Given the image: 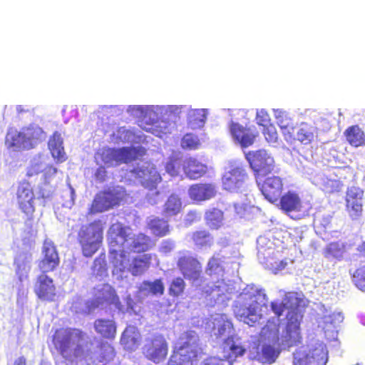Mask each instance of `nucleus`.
Masks as SVG:
<instances>
[{
  "instance_id": "nucleus-61",
  "label": "nucleus",
  "mask_w": 365,
  "mask_h": 365,
  "mask_svg": "<svg viewBox=\"0 0 365 365\" xmlns=\"http://www.w3.org/2000/svg\"><path fill=\"white\" fill-rule=\"evenodd\" d=\"M13 365H26V359L21 356L15 359Z\"/></svg>"
},
{
  "instance_id": "nucleus-16",
  "label": "nucleus",
  "mask_w": 365,
  "mask_h": 365,
  "mask_svg": "<svg viewBox=\"0 0 365 365\" xmlns=\"http://www.w3.org/2000/svg\"><path fill=\"white\" fill-rule=\"evenodd\" d=\"M216 193V187L213 183H195L188 189L190 198L196 202L208 200L214 197Z\"/></svg>"
},
{
  "instance_id": "nucleus-15",
  "label": "nucleus",
  "mask_w": 365,
  "mask_h": 365,
  "mask_svg": "<svg viewBox=\"0 0 365 365\" xmlns=\"http://www.w3.org/2000/svg\"><path fill=\"white\" fill-rule=\"evenodd\" d=\"M282 190V180L277 176L267 178L261 187V191L264 197L272 203L279 200Z\"/></svg>"
},
{
  "instance_id": "nucleus-40",
  "label": "nucleus",
  "mask_w": 365,
  "mask_h": 365,
  "mask_svg": "<svg viewBox=\"0 0 365 365\" xmlns=\"http://www.w3.org/2000/svg\"><path fill=\"white\" fill-rule=\"evenodd\" d=\"M294 365H322V362L313 354L299 349L294 353Z\"/></svg>"
},
{
  "instance_id": "nucleus-57",
  "label": "nucleus",
  "mask_w": 365,
  "mask_h": 365,
  "mask_svg": "<svg viewBox=\"0 0 365 365\" xmlns=\"http://www.w3.org/2000/svg\"><path fill=\"white\" fill-rule=\"evenodd\" d=\"M94 176L95 179L100 182L106 181L107 178V171L106 168L103 166L98 167L95 173Z\"/></svg>"
},
{
  "instance_id": "nucleus-24",
  "label": "nucleus",
  "mask_w": 365,
  "mask_h": 365,
  "mask_svg": "<svg viewBox=\"0 0 365 365\" xmlns=\"http://www.w3.org/2000/svg\"><path fill=\"white\" fill-rule=\"evenodd\" d=\"M73 331L71 329L61 328L57 329L53 336L55 347L63 355L71 346Z\"/></svg>"
},
{
  "instance_id": "nucleus-44",
  "label": "nucleus",
  "mask_w": 365,
  "mask_h": 365,
  "mask_svg": "<svg viewBox=\"0 0 365 365\" xmlns=\"http://www.w3.org/2000/svg\"><path fill=\"white\" fill-rule=\"evenodd\" d=\"M180 145L184 150H197L200 145V141L197 136L186 133L181 139Z\"/></svg>"
},
{
  "instance_id": "nucleus-33",
  "label": "nucleus",
  "mask_w": 365,
  "mask_h": 365,
  "mask_svg": "<svg viewBox=\"0 0 365 365\" xmlns=\"http://www.w3.org/2000/svg\"><path fill=\"white\" fill-rule=\"evenodd\" d=\"M150 263V257L149 255H143L136 257L130 263L128 271L134 276L140 275L148 269Z\"/></svg>"
},
{
  "instance_id": "nucleus-11",
  "label": "nucleus",
  "mask_w": 365,
  "mask_h": 365,
  "mask_svg": "<svg viewBox=\"0 0 365 365\" xmlns=\"http://www.w3.org/2000/svg\"><path fill=\"white\" fill-rule=\"evenodd\" d=\"M120 201V197L118 192L110 188L105 189L96 195L90 208L91 212L97 213L108 210L118 205Z\"/></svg>"
},
{
  "instance_id": "nucleus-9",
  "label": "nucleus",
  "mask_w": 365,
  "mask_h": 365,
  "mask_svg": "<svg viewBox=\"0 0 365 365\" xmlns=\"http://www.w3.org/2000/svg\"><path fill=\"white\" fill-rule=\"evenodd\" d=\"M177 267L183 277L192 282L201 280L202 267L200 261L191 255L183 254L177 261Z\"/></svg>"
},
{
  "instance_id": "nucleus-30",
  "label": "nucleus",
  "mask_w": 365,
  "mask_h": 365,
  "mask_svg": "<svg viewBox=\"0 0 365 365\" xmlns=\"http://www.w3.org/2000/svg\"><path fill=\"white\" fill-rule=\"evenodd\" d=\"M143 354L145 356L155 363L160 360V341L158 336L152 339H147L143 346Z\"/></svg>"
},
{
  "instance_id": "nucleus-38",
  "label": "nucleus",
  "mask_w": 365,
  "mask_h": 365,
  "mask_svg": "<svg viewBox=\"0 0 365 365\" xmlns=\"http://www.w3.org/2000/svg\"><path fill=\"white\" fill-rule=\"evenodd\" d=\"M224 214L217 208H212L205 212V219L207 225L214 230L219 229L222 225Z\"/></svg>"
},
{
  "instance_id": "nucleus-23",
  "label": "nucleus",
  "mask_w": 365,
  "mask_h": 365,
  "mask_svg": "<svg viewBox=\"0 0 365 365\" xmlns=\"http://www.w3.org/2000/svg\"><path fill=\"white\" fill-rule=\"evenodd\" d=\"M279 208L286 213L300 212L302 202L299 195L294 192L288 191L279 197Z\"/></svg>"
},
{
  "instance_id": "nucleus-14",
  "label": "nucleus",
  "mask_w": 365,
  "mask_h": 365,
  "mask_svg": "<svg viewBox=\"0 0 365 365\" xmlns=\"http://www.w3.org/2000/svg\"><path fill=\"white\" fill-rule=\"evenodd\" d=\"M115 356L114 348L107 342H101L95 352L88 351L83 359L91 361L93 364H106L113 359Z\"/></svg>"
},
{
  "instance_id": "nucleus-21",
  "label": "nucleus",
  "mask_w": 365,
  "mask_h": 365,
  "mask_svg": "<svg viewBox=\"0 0 365 365\" xmlns=\"http://www.w3.org/2000/svg\"><path fill=\"white\" fill-rule=\"evenodd\" d=\"M43 272L36 277L34 290L37 297H52L56 294L53 280Z\"/></svg>"
},
{
  "instance_id": "nucleus-36",
  "label": "nucleus",
  "mask_w": 365,
  "mask_h": 365,
  "mask_svg": "<svg viewBox=\"0 0 365 365\" xmlns=\"http://www.w3.org/2000/svg\"><path fill=\"white\" fill-rule=\"evenodd\" d=\"M190 238L193 244L198 248L211 247L213 245V237L205 230H196L192 232Z\"/></svg>"
},
{
  "instance_id": "nucleus-49",
  "label": "nucleus",
  "mask_w": 365,
  "mask_h": 365,
  "mask_svg": "<svg viewBox=\"0 0 365 365\" xmlns=\"http://www.w3.org/2000/svg\"><path fill=\"white\" fill-rule=\"evenodd\" d=\"M241 295L244 297H266L264 290L255 284H247L242 290Z\"/></svg>"
},
{
  "instance_id": "nucleus-46",
  "label": "nucleus",
  "mask_w": 365,
  "mask_h": 365,
  "mask_svg": "<svg viewBox=\"0 0 365 365\" xmlns=\"http://www.w3.org/2000/svg\"><path fill=\"white\" fill-rule=\"evenodd\" d=\"M207 116L205 110L204 109H195L193 110L189 115L188 121L189 123L192 125L201 127L203 125L206 120Z\"/></svg>"
},
{
  "instance_id": "nucleus-63",
  "label": "nucleus",
  "mask_w": 365,
  "mask_h": 365,
  "mask_svg": "<svg viewBox=\"0 0 365 365\" xmlns=\"http://www.w3.org/2000/svg\"><path fill=\"white\" fill-rule=\"evenodd\" d=\"M169 232V225L168 224H165V225H161V236L165 235Z\"/></svg>"
},
{
  "instance_id": "nucleus-29",
  "label": "nucleus",
  "mask_w": 365,
  "mask_h": 365,
  "mask_svg": "<svg viewBox=\"0 0 365 365\" xmlns=\"http://www.w3.org/2000/svg\"><path fill=\"white\" fill-rule=\"evenodd\" d=\"M274 345H274L269 344L262 345L260 352H257L258 360L268 364L274 363L281 352L279 345L277 346Z\"/></svg>"
},
{
  "instance_id": "nucleus-8",
  "label": "nucleus",
  "mask_w": 365,
  "mask_h": 365,
  "mask_svg": "<svg viewBox=\"0 0 365 365\" xmlns=\"http://www.w3.org/2000/svg\"><path fill=\"white\" fill-rule=\"evenodd\" d=\"M247 159L257 178L267 175L274 170V158L265 150L250 152L247 155Z\"/></svg>"
},
{
  "instance_id": "nucleus-52",
  "label": "nucleus",
  "mask_w": 365,
  "mask_h": 365,
  "mask_svg": "<svg viewBox=\"0 0 365 365\" xmlns=\"http://www.w3.org/2000/svg\"><path fill=\"white\" fill-rule=\"evenodd\" d=\"M217 284H213L210 287H208V288L205 289H200L202 292H205L207 295H211L214 293V292H216V297H221L223 294L222 291V287H223L225 285V283L223 280L217 281Z\"/></svg>"
},
{
  "instance_id": "nucleus-37",
  "label": "nucleus",
  "mask_w": 365,
  "mask_h": 365,
  "mask_svg": "<svg viewBox=\"0 0 365 365\" xmlns=\"http://www.w3.org/2000/svg\"><path fill=\"white\" fill-rule=\"evenodd\" d=\"M138 333L135 327H127L120 337V344L126 349H132L138 342Z\"/></svg>"
},
{
  "instance_id": "nucleus-35",
  "label": "nucleus",
  "mask_w": 365,
  "mask_h": 365,
  "mask_svg": "<svg viewBox=\"0 0 365 365\" xmlns=\"http://www.w3.org/2000/svg\"><path fill=\"white\" fill-rule=\"evenodd\" d=\"M345 252V245L340 242L329 243L323 250V255L328 259L341 260Z\"/></svg>"
},
{
  "instance_id": "nucleus-20",
  "label": "nucleus",
  "mask_w": 365,
  "mask_h": 365,
  "mask_svg": "<svg viewBox=\"0 0 365 365\" xmlns=\"http://www.w3.org/2000/svg\"><path fill=\"white\" fill-rule=\"evenodd\" d=\"M281 320L272 317L267 320L264 326L261 329L259 335L264 340L272 341L273 344L280 345L279 330Z\"/></svg>"
},
{
  "instance_id": "nucleus-42",
  "label": "nucleus",
  "mask_w": 365,
  "mask_h": 365,
  "mask_svg": "<svg viewBox=\"0 0 365 365\" xmlns=\"http://www.w3.org/2000/svg\"><path fill=\"white\" fill-rule=\"evenodd\" d=\"M225 269L222 260L218 256H212L208 261L206 267V273L210 275H222Z\"/></svg>"
},
{
  "instance_id": "nucleus-60",
  "label": "nucleus",
  "mask_w": 365,
  "mask_h": 365,
  "mask_svg": "<svg viewBox=\"0 0 365 365\" xmlns=\"http://www.w3.org/2000/svg\"><path fill=\"white\" fill-rule=\"evenodd\" d=\"M35 167H36V165L31 166L29 168V169L27 171V176L31 177L34 175H37L41 172V169H39L38 168H36Z\"/></svg>"
},
{
  "instance_id": "nucleus-31",
  "label": "nucleus",
  "mask_w": 365,
  "mask_h": 365,
  "mask_svg": "<svg viewBox=\"0 0 365 365\" xmlns=\"http://www.w3.org/2000/svg\"><path fill=\"white\" fill-rule=\"evenodd\" d=\"M96 331L104 338L114 339L116 327L113 321L108 319H97L94 323Z\"/></svg>"
},
{
  "instance_id": "nucleus-26",
  "label": "nucleus",
  "mask_w": 365,
  "mask_h": 365,
  "mask_svg": "<svg viewBox=\"0 0 365 365\" xmlns=\"http://www.w3.org/2000/svg\"><path fill=\"white\" fill-rule=\"evenodd\" d=\"M141 155L139 149L133 147H123L113 149L111 151L112 158L118 164L130 163L137 160Z\"/></svg>"
},
{
  "instance_id": "nucleus-39",
  "label": "nucleus",
  "mask_w": 365,
  "mask_h": 365,
  "mask_svg": "<svg viewBox=\"0 0 365 365\" xmlns=\"http://www.w3.org/2000/svg\"><path fill=\"white\" fill-rule=\"evenodd\" d=\"M183 160L177 154L172 155L165 163V172L172 177L178 176L182 170Z\"/></svg>"
},
{
  "instance_id": "nucleus-53",
  "label": "nucleus",
  "mask_w": 365,
  "mask_h": 365,
  "mask_svg": "<svg viewBox=\"0 0 365 365\" xmlns=\"http://www.w3.org/2000/svg\"><path fill=\"white\" fill-rule=\"evenodd\" d=\"M257 123L262 128L271 125V119L267 111L261 110L257 113L256 115Z\"/></svg>"
},
{
  "instance_id": "nucleus-55",
  "label": "nucleus",
  "mask_w": 365,
  "mask_h": 365,
  "mask_svg": "<svg viewBox=\"0 0 365 365\" xmlns=\"http://www.w3.org/2000/svg\"><path fill=\"white\" fill-rule=\"evenodd\" d=\"M271 307L273 312L277 316L276 318H279L284 313V312L287 309V304L284 302H273L271 303Z\"/></svg>"
},
{
  "instance_id": "nucleus-3",
  "label": "nucleus",
  "mask_w": 365,
  "mask_h": 365,
  "mask_svg": "<svg viewBox=\"0 0 365 365\" xmlns=\"http://www.w3.org/2000/svg\"><path fill=\"white\" fill-rule=\"evenodd\" d=\"M102 240L103 232L93 223L82 226L78 231V241L86 257H91L99 250Z\"/></svg>"
},
{
  "instance_id": "nucleus-27",
  "label": "nucleus",
  "mask_w": 365,
  "mask_h": 365,
  "mask_svg": "<svg viewBox=\"0 0 365 365\" xmlns=\"http://www.w3.org/2000/svg\"><path fill=\"white\" fill-rule=\"evenodd\" d=\"M48 148L54 159L58 163H63L67 159L63 146V139L61 134L56 131L53 133L48 140Z\"/></svg>"
},
{
  "instance_id": "nucleus-50",
  "label": "nucleus",
  "mask_w": 365,
  "mask_h": 365,
  "mask_svg": "<svg viewBox=\"0 0 365 365\" xmlns=\"http://www.w3.org/2000/svg\"><path fill=\"white\" fill-rule=\"evenodd\" d=\"M262 133L269 143H276L278 139L277 132L273 124L262 128Z\"/></svg>"
},
{
  "instance_id": "nucleus-47",
  "label": "nucleus",
  "mask_w": 365,
  "mask_h": 365,
  "mask_svg": "<svg viewBox=\"0 0 365 365\" xmlns=\"http://www.w3.org/2000/svg\"><path fill=\"white\" fill-rule=\"evenodd\" d=\"M139 291L146 295L157 294L160 291V279H156L154 282H143L139 287Z\"/></svg>"
},
{
  "instance_id": "nucleus-45",
  "label": "nucleus",
  "mask_w": 365,
  "mask_h": 365,
  "mask_svg": "<svg viewBox=\"0 0 365 365\" xmlns=\"http://www.w3.org/2000/svg\"><path fill=\"white\" fill-rule=\"evenodd\" d=\"M185 283L182 278L176 277L169 285V294L172 297H179L184 293Z\"/></svg>"
},
{
  "instance_id": "nucleus-59",
  "label": "nucleus",
  "mask_w": 365,
  "mask_h": 365,
  "mask_svg": "<svg viewBox=\"0 0 365 365\" xmlns=\"http://www.w3.org/2000/svg\"><path fill=\"white\" fill-rule=\"evenodd\" d=\"M147 245L145 242H141L139 240H134L132 244V250L134 252H141L145 251Z\"/></svg>"
},
{
  "instance_id": "nucleus-34",
  "label": "nucleus",
  "mask_w": 365,
  "mask_h": 365,
  "mask_svg": "<svg viewBox=\"0 0 365 365\" xmlns=\"http://www.w3.org/2000/svg\"><path fill=\"white\" fill-rule=\"evenodd\" d=\"M110 262L113 267L119 272L128 270L130 259L124 251L118 252L115 250L110 251Z\"/></svg>"
},
{
  "instance_id": "nucleus-5",
  "label": "nucleus",
  "mask_w": 365,
  "mask_h": 365,
  "mask_svg": "<svg viewBox=\"0 0 365 365\" xmlns=\"http://www.w3.org/2000/svg\"><path fill=\"white\" fill-rule=\"evenodd\" d=\"M303 315L298 310L289 311L285 331L282 338V343L289 347L297 346L302 342L300 323Z\"/></svg>"
},
{
  "instance_id": "nucleus-62",
  "label": "nucleus",
  "mask_w": 365,
  "mask_h": 365,
  "mask_svg": "<svg viewBox=\"0 0 365 365\" xmlns=\"http://www.w3.org/2000/svg\"><path fill=\"white\" fill-rule=\"evenodd\" d=\"M73 355L76 356V357H80L82 355H83V347L81 346V345H78L75 349H74V352H73Z\"/></svg>"
},
{
  "instance_id": "nucleus-64",
  "label": "nucleus",
  "mask_w": 365,
  "mask_h": 365,
  "mask_svg": "<svg viewBox=\"0 0 365 365\" xmlns=\"http://www.w3.org/2000/svg\"><path fill=\"white\" fill-rule=\"evenodd\" d=\"M359 251L363 255H365V240L359 247Z\"/></svg>"
},
{
  "instance_id": "nucleus-4",
  "label": "nucleus",
  "mask_w": 365,
  "mask_h": 365,
  "mask_svg": "<svg viewBox=\"0 0 365 365\" xmlns=\"http://www.w3.org/2000/svg\"><path fill=\"white\" fill-rule=\"evenodd\" d=\"M279 126L283 130V134L289 135V138H287V140H298L304 145H311L316 141L318 136L317 128L306 123H302L297 127L288 124L279 125Z\"/></svg>"
},
{
  "instance_id": "nucleus-12",
  "label": "nucleus",
  "mask_w": 365,
  "mask_h": 365,
  "mask_svg": "<svg viewBox=\"0 0 365 365\" xmlns=\"http://www.w3.org/2000/svg\"><path fill=\"white\" fill-rule=\"evenodd\" d=\"M42 252L43 256L39 262V269L43 272L53 271L60 262L56 247L53 242L46 240L43 244Z\"/></svg>"
},
{
  "instance_id": "nucleus-19",
  "label": "nucleus",
  "mask_w": 365,
  "mask_h": 365,
  "mask_svg": "<svg viewBox=\"0 0 365 365\" xmlns=\"http://www.w3.org/2000/svg\"><path fill=\"white\" fill-rule=\"evenodd\" d=\"M182 170L189 179L197 180L206 174L207 167L198 159L188 157L183 160Z\"/></svg>"
},
{
  "instance_id": "nucleus-28",
  "label": "nucleus",
  "mask_w": 365,
  "mask_h": 365,
  "mask_svg": "<svg viewBox=\"0 0 365 365\" xmlns=\"http://www.w3.org/2000/svg\"><path fill=\"white\" fill-rule=\"evenodd\" d=\"M344 135L348 143L352 147L365 146V133L358 125L348 127L344 130Z\"/></svg>"
},
{
  "instance_id": "nucleus-41",
  "label": "nucleus",
  "mask_w": 365,
  "mask_h": 365,
  "mask_svg": "<svg viewBox=\"0 0 365 365\" xmlns=\"http://www.w3.org/2000/svg\"><path fill=\"white\" fill-rule=\"evenodd\" d=\"M354 285L361 291H365V263H360L353 271L350 270Z\"/></svg>"
},
{
  "instance_id": "nucleus-43",
  "label": "nucleus",
  "mask_w": 365,
  "mask_h": 365,
  "mask_svg": "<svg viewBox=\"0 0 365 365\" xmlns=\"http://www.w3.org/2000/svg\"><path fill=\"white\" fill-rule=\"evenodd\" d=\"M241 317H243L245 323L252 327L261 318L260 315L257 314L256 308L252 305L247 307H242Z\"/></svg>"
},
{
  "instance_id": "nucleus-7",
  "label": "nucleus",
  "mask_w": 365,
  "mask_h": 365,
  "mask_svg": "<svg viewBox=\"0 0 365 365\" xmlns=\"http://www.w3.org/2000/svg\"><path fill=\"white\" fill-rule=\"evenodd\" d=\"M249 181L247 173L241 167H236L226 172L222 178L223 188L230 192L245 191Z\"/></svg>"
},
{
  "instance_id": "nucleus-13",
  "label": "nucleus",
  "mask_w": 365,
  "mask_h": 365,
  "mask_svg": "<svg viewBox=\"0 0 365 365\" xmlns=\"http://www.w3.org/2000/svg\"><path fill=\"white\" fill-rule=\"evenodd\" d=\"M182 106H161V133H171L180 119Z\"/></svg>"
},
{
  "instance_id": "nucleus-2",
  "label": "nucleus",
  "mask_w": 365,
  "mask_h": 365,
  "mask_svg": "<svg viewBox=\"0 0 365 365\" xmlns=\"http://www.w3.org/2000/svg\"><path fill=\"white\" fill-rule=\"evenodd\" d=\"M43 130L38 126L30 125L24 128L21 132L8 134L6 142L9 148L14 150H29L36 146L41 140Z\"/></svg>"
},
{
  "instance_id": "nucleus-48",
  "label": "nucleus",
  "mask_w": 365,
  "mask_h": 365,
  "mask_svg": "<svg viewBox=\"0 0 365 365\" xmlns=\"http://www.w3.org/2000/svg\"><path fill=\"white\" fill-rule=\"evenodd\" d=\"M15 264L16 265V274L18 276L19 280L23 282L27 279L30 267L26 262L19 259L15 260Z\"/></svg>"
},
{
  "instance_id": "nucleus-18",
  "label": "nucleus",
  "mask_w": 365,
  "mask_h": 365,
  "mask_svg": "<svg viewBox=\"0 0 365 365\" xmlns=\"http://www.w3.org/2000/svg\"><path fill=\"white\" fill-rule=\"evenodd\" d=\"M230 130L234 139L243 148L249 147L255 142L256 135L251 132L250 128H245L238 123L231 121Z\"/></svg>"
},
{
  "instance_id": "nucleus-32",
  "label": "nucleus",
  "mask_w": 365,
  "mask_h": 365,
  "mask_svg": "<svg viewBox=\"0 0 365 365\" xmlns=\"http://www.w3.org/2000/svg\"><path fill=\"white\" fill-rule=\"evenodd\" d=\"M182 208L181 199L176 194H171L163 205V214L165 217L178 215Z\"/></svg>"
},
{
  "instance_id": "nucleus-51",
  "label": "nucleus",
  "mask_w": 365,
  "mask_h": 365,
  "mask_svg": "<svg viewBox=\"0 0 365 365\" xmlns=\"http://www.w3.org/2000/svg\"><path fill=\"white\" fill-rule=\"evenodd\" d=\"M225 344L229 346L231 354L235 357L243 356L245 353V349L242 346L237 344L232 339L228 338L225 341Z\"/></svg>"
},
{
  "instance_id": "nucleus-25",
  "label": "nucleus",
  "mask_w": 365,
  "mask_h": 365,
  "mask_svg": "<svg viewBox=\"0 0 365 365\" xmlns=\"http://www.w3.org/2000/svg\"><path fill=\"white\" fill-rule=\"evenodd\" d=\"M289 263H293V260L287 258L281 259L278 253H272L264 259L263 265L273 274H278L284 270Z\"/></svg>"
},
{
  "instance_id": "nucleus-54",
  "label": "nucleus",
  "mask_w": 365,
  "mask_h": 365,
  "mask_svg": "<svg viewBox=\"0 0 365 365\" xmlns=\"http://www.w3.org/2000/svg\"><path fill=\"white\" fill-rule=\"evenodd\" d=\"M98 297H116L114 289L108 284H104L98 289Z\"/></svg>"
},
{
  "instance_id": "nucleus-10",
  "label": "nucleus",
  "mask_w": 365,
  "mask_h": 365,
  "mask_svg": "<svg viewBox=\"0 0 365 365\" xmlns=\"http://www.w3.org/2000/svg\"><path fill=\"white\" fill-rule=\"evenodd\" d=\"M364 196V191L358 186H351L346 189L345 207L352 220H356L362 215Z\"/></svg>"
},
{
  "instance_id": "nucleus-1",
  "label": "nucleus",
  "mask_w": 365,
  "mask_h": 365,
  "mask_svg": "<svg viewBox=\"0 0 365 365\" xmlns=\"http://www.w3.org/2000/svg\"><path fill=\"white\" fill-rule=\"evenodd\" d=\"M201 356V351L196 339L186 335L179 339L168 365H194Z\"/></svg>"
},
{
  "instance_id": "nucleus-22",
  "label": "nucleus",
  "mask_w": 365,
  "mask_h": 365,
  "mask_svg": "<svg viewBox=\"0 0 365 365\" xmlns=\"http://www.w3.org/2000/svg\"><path fill=\"white\" fill-rule=\"evenodd\" d=\"M128 240L126 228L119 222L110 225L108 232V245L111 247H123Z\"/></svg>"
},
{
  "instance_id": "nucleus-6",
  "label": "nucleus",
  "mask_w": 365,
  "mask_h": 365,
  "mask_svg": "<svg viewBox=\"0 0 365 365\" xmlns=\"http://www.w3.org/2000/svg\"><path fill=\"white\" fill-rule=\"evenodd\" d=\"M16 195L19 208L30 219L32 218L36 208L35 194L31 184L26 180L19 182Z\"/></svg>"
},
{
  "instance_id": "nucleus-58",
  "label": "nucleus",
  "mask_w": 365,
  "mask_h": 365,
  "mask_svg": "<svg viewBox=\"0 0 365 365\" xmlns=\"http://www.w3.org/2000/svg\"><path fill=\"white\" fill-rule=\"evenodd\" d=\"M175 249V243L170 240L161 242V252L165 254L170 253Z\"/></svg>"
},
{
  "instance_id": "nucleus-56",
  "label": "nucleus",
  "mask_w": 365,
  "mask_h": 365,
  "mask_svg": "<svg viewBox=\"0 0 365 365\" xmlns=\"http://www.w3.org/2000/svg\"><path fill=\"white\" fill-rule=\"evenodd\" d=\"M341 185L336 180H329L324 185V189L327 192L334 193L341 190Z\"/></svg>"
},
{
  "instance_id": "nucleus-17",
  "label": "nucleus",
  "mask_w": 365,
  "mask_h": 365,
  "mask_svg": "<svg viewBox=\"0 0 365 365\" xmlns=\"http://www.w3.org/2000/svg\"><path fill=\"white\" fill-rule=\"evenodd\" d=\"M135 177L139 180L140 183L148 190H153L158 185V172L153 165L136 168L132 170Z\"/></svg>"
}]
</instances>
